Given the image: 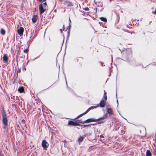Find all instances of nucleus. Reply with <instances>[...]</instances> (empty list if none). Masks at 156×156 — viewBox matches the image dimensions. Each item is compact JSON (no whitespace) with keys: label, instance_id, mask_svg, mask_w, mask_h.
Instances as JSON below:
<instances>
[{"label":"nucleus","instance_id":"1","mask_svg":"<svg viewBox=\"0 0 156 156\" xmlns=\"http://www.w3.org/2000/svg\"><path fill=\"white\" fill-rule=\"evenodd\" d=\"M39 12L40 14H42L44 13L45 11L47 9L48 7L47 3L45 2L43 4H40L39 6Z\"/></svg>","mask_w":156,"mask_h":156},{"label":"nucleus","instance_id":"2","mask_svg":"<svg viewBox=\"0 0 156 156\" xmlns=\"http://www.w3.org/2000/svg\"><path fill=\"white\" fill-rule=\"evenodd\" d=\"M2 123L6 127L8 126V120L7 118V115L4 110L2 111Z\"/></svg>","mask_w":156,"mask_h":156},{"label":"nucleus","instance_id":"3","mask_svg":"<svg viewBox=\"0 0 156 156\" xmlns=\"http://www.w3.org/2000/svg\"><path fill=\"white\" fill-rule=\"evenodd\" d=\"M106 115H103L102 117L99 118L98 119H94L93 118H90L87 119V120L83 121V123H85L87 122H97V121L100 120L102 119L105 118L106 116Z\"/></svg>","mask_w":156,"mask_h":156},{"label":"nucleus","instance_id":"4","mask_svg":"<svg viewBox=\"0 0 156 156\" xmlns=\"http://www.w3.org/2000/svg\"><path fill=\"white\" fill-rule=\"evenodd\" d=\"M42 146L44 150H47L49 146V144L46 140H42Z\"/></svg>","mask_w":156,"mask_h":156},{"label":"nucleus","instance_id":"5","mask_svg":"<svg viewBox=\"0 0 156 156\" xmlns=\"http://www.w3.org/2000/svg\"><path fill=\"white\" fill-rule=\"evenodd\" d=\"M68 125L72 126H79V124L77 122H74L73 121H69L68 122Z\"/></svg>","mask_w":156,"mask_h":156},{"label":"nucleus","instance_id":"6","mask_svg":"<svg viewBox=\"0 0 156 156\" xmlns=\"http://www.w3.org/2000/svg\"><path fill=\"white\" fill-rule=\"evenodd\" d=\"M23 28L22 27H20L19 29H18L17 32L18 34L20 36L23 35Z\"/></svg>","mask_w":156,"mask_h":156},{"label":"nucleus","instance_id":"7","mask_svg":"<svg viewBox=\"0 0 156 156\" xmlns=\"http://www.w3.org/2000/svg\"><path fill=\"white\" fill-rule=\"evenodd\" d=\"M99 105H98L97 106H92L90 107L84 113H85V114L87 113L89 111H90V110L91 109H93L94 108H96L98 107Z\"/></svg>","mask_w":156,"mask_h":156},{"label":"nucleus","instance_id":"8","mask_svg":"<svg viewBox=\"0 0 156 156\" xmlns=\"http://www.w3.org/2000/svg\"><path fill=\"white\" fill-rule=\"evenodd\" d=\"M105 103L104 100H101L99 106L101 108H103L105 105Z\"/></svg>","mask_w":156,"mask_h":156},{"label":"nucleus","instance_id":"9","mask_svg":"<svg viewBox=\"0 0 156 156\" xmlns=\"http://www.w3.org/2000/svg\"><path fill=\"white\" fill-rule=\"evenodd\" d=\"M3 61L5 62V63H7L8 62V58L7 56L4 55L3 57Z\"/></svg>","mask_w":156,"mask_h":156},{"label":"nucleus","instance_id":"10","mask_svg":"<svg viewBox=\"0 0 156 156\" xmlns=\"http://www.w3.org/2000/svg\"><path fill=\"white\" fill-rule=\"evenodd\" d=\"M37 16H34L32 19V21L33 23H35L37 20Z\"/></svg>","mask_w":156,"mask_h":156},{"label":"nucleus","instance_id":"11","mask_svg":"<svg viewBox=\"0 0 156 156\" xmlns=\"http://www.w3.org/2000/svg\"><path fill=\"white\" fill-rule=\"evenodd\" d=\"M24 90V89L23 87H20L18 90L20 93L23 92V91Z\"/></svg>","mask_w":156,"mask_h":156},{"label":"nucleus","instance_id":"12","mask_svg":"<svg viewBox=\"0 0 156 156\" xmlns=\"http://www.w3.org/2000/svg\"><path fill=\"white\" fill-rule=\"evenodd\" d=\"M151 154L150 151L149 150H147L146 153V156H151Z\"/></svg>","mask_w":156,"mask_h":156},{"label":"nucleus","instance_id":"13","mask_svg":"<svg viewBox=\"0 0 156 156\" xmlns=\"http://www.w3.org/2000/svg\"><path fill=\"white\" fill-rule=\"evenodd\" d=\"M107 112L108 114H112V109L111 108H108V110H107Z\"/></svg>","mask_w":156,"mask_h":156},{"label":"nucleus","instance_id":"14","mask_svg":"<svg viewBox=\"0 0 156 156\" xmlns=\"http://www.w3.org/2000/svg\"><path fill=\"white\" fill-rule=\"evenodd\" d=\"M0 32H1V34H2L3 35H4L5 33V31L4 29H2L1 30Z\"/></svg>","mask_w":156,"mask_h":156},{"label":"nucleus","instance_id":"15","mask_svg":"<svg viewBox=\"0 0 156 156\" xmlns=\"http://www.w3.org/2000/svg\"><path fill=\"white\" fill-rule=\"evenodd\" d=\"M100 19L102 21L104 22H106L107 21V19L106 18L103 17H101L100 18Z\"/></svg>","mask_w":156,"mask_h":156},{"label":"nucleus","instance_id":"16","mask_svg":"<svg viewBox=\"0 0 156 156\" xmlns=\"http://www.w3.org/2000/svg\"><path fill=\"white\" fill-rule=\"evenodd\" d=\"M83 137L82 136L79 137L78 139L79 142H80L83 140Z\"/></svg>","mask_w":156,"mask_h":156},{"label":"nucleus","instance_id":"17","mask_svg":"<svg viewBox=\"0 0 156 156\" xmlns=\"http://www.w3.org/2000/svg\"><path fill=\"white\" fill-rule=\"evenodd\" d=\"M85 114V113H83L82 114H81L80 115H78L77 117L75 119H78V118H79V117L82 116H83V115H84Z\"/></svg>","mask_w":156,"mask_h":156},{"label":"nucleus","instance_id":"18","mask_svg":"<svg viewBox=\"0 0 156 156\" xmlns=\"http://www.w3.org/2000/svg\"><path fill=\"white\" fill-rule=\"evenodd\" d=\"M23 52L25 53H27L28 52V50L27 49H25L23 50Z\"/></svg>","mask_w":156,"mask_h":156},{"label":"nucleus","instance_id":"19","mask_svg":"<svg viewBox=\"0 0 156 156\" xmlns=\"http://www.w3.org/2000/svg\"><path fill=\"white\" fill-rule=\"evenodd\" d=\"M77 121L78 122H77L78 123H83V124L84 123H83V122L80 121V120H79Z\"/></svg>","mask_w":156,"mask_h":156},{"label":"nucleus","instance_id":"20","mask_svg":"<svg viewBox=\"0 0 156 156\" xmlns=\"http://www.w3.org/2000/svg\"><path fill=\"white\" fill-rule=\"evenodd\" d=\"M107 96L106 95L104 96V99L105 101H106L107 100Z\"/></svg>","mask_w":156,"mask_h":156},{"label":"nucleus","instance_id":"21","mask_svg":"<svg viewBox=\"0 0 156 156\" xmlns=\"http://www.w3.org/2000/svg\"><path fill=\"white\" fill-rule=\"evenodd\" d=\"M82 126H83V127H88L89 126L88 125H82Z\"/></svg>","mask_w":156,"mask_h":156},{"label":"nucleus","instance_id":"22","mask_svg":"<svg viewBox=\"0 0 156 156\" xmlns=\"http://www.w3.org/2000/svg\"><path fill=\"white\" fill-rule=\"evenodd\" d=\"M84 10L85 11H88L89 10V9L87 7V8H85V9H84Z\"/></svg>","mask_w":156,"mask_h":156},{"label":"nucleus","instance_id":"23","mask_svg":"<svg viewBox=\"0 0 156 156\" xmlns=\"http://www.w3.org/2000/svg\"><path fill=\"white\" fill-rule=\"evenodd\" d=\"M46 0H39V1L40 2H44V1H45Z\"/></svg>","mask_w":156,"mask_h":156},{"label":"nucleus","instance_id":"24","mask_svg":"<svg viewBox=\"0 0 156 156\" xmlns=\"http://www.w3.org/2000/svg\"><path fill=\"white\" fill-rule=\"evenodd\" d=\"M103 122H104L103 121L99 122H98V124H101V123H103Z\"/></svg>","mask_w":156,"mask_h":156},{"label":"nucleus","instance_id":"25","mask_svg":"<svg viewBox=\"0 0 156 156\" xmlns=\"http://www.w3.org/2000/svg\"><path fill=\"white\" fill-rule=\"evenodd\" d=\"M100 137L101 138H103V137H104V136H103V135H101L100 136Z\"/></svg>","mask_w":156,"mask_h":156},{"label":"nucleus","instance_id":"26","mask_svg":"<svg viewBox=\"0 0 156 156\" xmlns=\"http://www.w3.org/2000/svg\"><path fill=\"white\" fill-rule=\"evenodd\" d=\"M105 95H106V93L105 91H104V96Z\"/></svg>","mask_w":156,"mask_h":156},{"label":"nucleus","instance_id":"27","mask_svg":"<svg viewBox=\"0 0 156 156\" xmlns=\"http://www.w3.org/2000/svg\"><path fill=\"white\" fill-rule=\"evenodd\" d=\"M0 156H3V155L1 154V153H0Z\"/></svg>","mask_w":156,"mask_h":156},{"label":"nucleus","instance_id":"28","mask_svg":"<svg viewBox=\"0 0 156 156\" xmlns=\"http://www.w3.org/2000/svg\"><path fill=\"white\" fill-rule=\"evenodd\" d=\"M54 12H56V9L55 10H54Z\"/></svg>","mask_w":156,"mask_h":156},{"label":"nucleus","instance_id":"29","mask_svg":"<svg viewBox=\"0 0 156 156\" xmlns=\"http://www.w3.org/2000/svg\"><path fill=\"white\" fill-rule=\"evenodd\" d=\"M117 103H118V101H117Z\"/></svg>","mask_w":156,"mask_h":156},{"label":"nucleus","instance_id":"30","mask_svg":"<svg viewBox=\"0 0 156 156\" xmlns=\"http://www.w3.org/2000/svg\"><path fill=\"white\" fill-rule=\"evenodd\" d=\"M155 12H156V9H155Z\"/></svg>","mask_w":156,"mask_h":156},{"label":"nucleus","instance_id":"31","mask_svg":"<svg viewBox=\"0 0 156 156\" xmlns=\"http://www.w3.org/2000/svg\"><path fill=\"white\" fill-rule=\"evenodd\" d=\"M69 20H70V21L71 22V20H70V19H69Z\"/></svg>","mask_w":156,"mask_h":156},{"label":"nucleus","instance_id":"32","mask_svg":"<svg viewBox=\"0 0 156 156\" xmlns=\"http://www.w3.org/2000/svg\"><path fill=\"white\" fill-rule=\"evenodd\" d=\"M66 84H67V82L66 81Z\"/></svg>","mask_w":156,"mask_h":156}]
</instances>
